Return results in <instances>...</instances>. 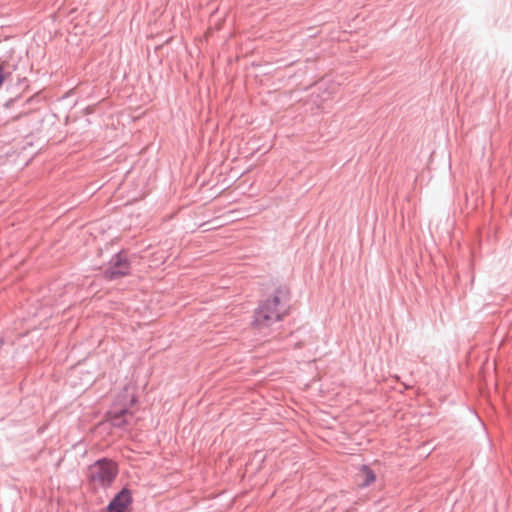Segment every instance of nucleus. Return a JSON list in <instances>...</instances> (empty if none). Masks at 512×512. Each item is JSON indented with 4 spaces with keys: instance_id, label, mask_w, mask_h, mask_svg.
I'll return each mask as SVG.
<instances>
[{
    "instance_id": "7ed1b4c3",
    "label": "nucleus",
    "mask_w": 512,
    "mask_h": 512,
    "mask_svg": "<svg viewBox=\"0 0 512 512\" xmlns=\"http://www.w3.org/2000/svg\"><path fill=\"white\" fill-rule=\"evenodd\" d=\"M278 321H280L278 310L268 313L266 309L260 306L255 312L253 326L262 330L270 327L273 323Z\"/></svg>"
},
{
    "instance_id": "f257e3e1",
    "label": "nucleus",
    "mask_w": 512,
    "mask_h": 512,
    "mask_svg": "<svg viewBox=\"0 0 512 512\" xmlns=\"http://www.w3.org/2000/svg\"><path fill=\"white\" fill-rule=\"evenodd\" d=\"M117 472L114 462L103 459L89 467L88 477L94 486L106 487L114 481Z\"/></svg>"
},
{
    "instance_id": "20e7f679",
    "label": "nucleus",
    "mask_w": 512,
    "mask_h": 512,
    "mask_svg": "<svg viewBox=\"0 0 512 512\" xmlns=\"http://www.w3.org/2000/svg\"><path fill=\"white\" fill-rule=\"evenodd\" d=\"M129 263L127 259L121 255H117L111 267L105 271L106 278L114 280L129 274Z\"/></svg>"
},
{
    "instance_id": "0eeeda50",
    "label": "nucleus",
    "mask_w": 512,
    "mask_h": 512,
    "mask_svg": "<svg viewBox=\"0 0 512 512\" xmlns=\"http://www.w3.org/2000/svg\"><path fill=\"white\" fill-rule=\"evenodd\" d=\"M128 412L126 410H122L119 414L111 415V422L114 426H121L124 421H122V418L126 416Z\"/></svg>"
},
{
    "instance_id": "423d86ee",
    "label": "nucleus",
    "mask_w": 512,
    "mask_h": 512,
    "mask_svg": "<svg viewBox=\"0 0 512 512\" xmlns=\"http://www.w3.org/2000/svg\"><path fill=\"white\" fill-rule=\"evenodd\" d=\"M359 477L361 479V486L365 487L370 485L376 480L375 473L367 466H362L360 469Z\"/></svg>"
},
{
    "instance_id": "6e6552de",
    "label": "nucleus",
    "mask_w": 512,
    "mask_h": 512,
    "mask_svg": "<svg viewBox=\"0 0 512 512\" xmlns=\"http://www.w3.org/2000/svg\"><path fill=\"white\" fill-rule=\"evenodd\" d=\"M261 307L266 309L268 311V313L273 312L275 310H278V312H279V320H282L283 317L286 315V313L281 311L280 308L273 307L272 305H269V304H267L265 302L261 305Z\"/></svg>"
},
{
    "instance_id": "39448f33",
    "label": "nucleus",
    "mask_w": 512,
    "mask_h": 512,
    "mask_svg": "<svg viewBox=\"0 0 512 512\" xmlns=\"http://www.w3.org/2000/svg\"><path fill=\"white\" fill-rule=\"evenodd\" d=\"M131 494L127 489H123L109 504V512H128L131 503Z\"/></svg>"
},
{
    "instance_id": "f03ea898",
    "label": "nucleus",
    "mask_w": 512,
    "mask_h": 512,
    "mask_svg": "<svg viewBox=\"0 0 512 512\" xmlns=\"http://www.w3.org/2000/svg\"><path fill=\"white\" fill-rule=\"evenodd\" d=\"M290 292L286 287H278L264 302L273 307L280 308L281 311L288 313Z\"/></svg>"
}]
</instances>
